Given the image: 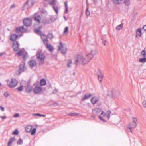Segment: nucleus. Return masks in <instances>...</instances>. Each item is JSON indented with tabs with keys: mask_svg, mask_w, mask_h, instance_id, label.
Returning <instances> with one entry per match:
<instances>
[{
	"mask_svg": "<svg viewBox=\"0 0 146 146\" xmlns=\"http://www.w3.org/2000/svg\"><path fill=\"white\" fill-rule=\"evenodd\" d=\"M96 51L93 50L91 53L87 54L85 58L82 56L77 55L75 57L74 64L76 65L81 64L84 65L87 64L96 53Z\"/></svg>",
	"mask_w": 146,
	"mask_h": 146,
	"instance_id": "1",
	"label": "nucleus"
},
{
	"mask_svg": "<svg viewBox=\"0 0 146 146\" xmlns=\"http://www.w3.org/2000/svg\"><path fill=\"white\" fill-rule=\"evenodd\" d=\"M25 63L24 62H21L19 66V69L16 72V74L19 75L21 73L24 72L26 70V68L25 66Z\"/></svg>",
	"mask_w": 146,
	"mask_h": 146,
	"instance_id": "2",
	"label": "nucleus"
},
{
	"mask_svg": "<svg viewBox=\"0 0 146 146\" xmlns=\"http://www.w3.org/2000/svg\"><path fill=\"white\" fill-rule=\"evenodd\" d=\"M67 49L66 45L63 44L61 41H60L59 46H58V51H61V53L64 54H66L67 52Z\"/></svg>",
	"mask_w": 146,
	"mask_h": 146,
	"instance_id": "3",
	"label": "nucleus"
},
{
	"mask_svg": "<svg viewBox=\"0 0 146 146\" xmlns=\"http://www.w3.org/2000/svg\"><path fill=\"white\" fill-rule=\"evenodd\" d=\"M42 90V88L39 85H36L33 89L34 92L36 94L41 93Z\"/></svg>",
	"mask_w": 146,
	"mask_h": 146,
	"instance_id": "4",
	"label": "nucleus"
},
{
	"mask_svg": "<svg viewBox=\"0 0 146 146\" xmlns=\"http://www.w3.org/2000/svg\"><path fill=\"white\" fill-rule=\"evenodd\" d=\"M18 84V81L15 79H12L11 82L8 84V86L10 88H13L15 87Z\"/></svg>",
	"mask_w": 146,
	"mask_h": 146,
	"instance_id": "5",
	"label": "nucleus"
},
{
	"mask_svg": "<svg viewBox=\"0 0 146 146\" xmlns=\"http://www.w3.org/2000/svg\"><path fill=\"white\" fill-rule=\"evenodd\" d=\"M36 56L38 60L40 61H44L45 58L44 54L42 52L38 53L36 54Z\"/></svg>",
	"mask_w": 146,
	"mask_h": 146,
	"instance_id": "6",
	"label": "nucleus"
},
{
	"mask_svg": "<svg viewBox=\"0 0 146 146\" xmlns=\"http://www.w3.org/2000/svg\"><path fill=\"white\" fill-rule=\"evenodd\" d=\"M23 22L24 25L27 27L30 26L32 23V21L29 18H26L24 19Z\"/></svg>",
	"mask_w": 146,
	"mask_h": 146,
	"instance_id": "7",
	"label": "nucleus"
},
{
	"mask_svg": "<svg viewBox=\"0 0 146 146\" xmlns=\"http://www.w3.org/2000/svg\"><path fill=\"white\" fill-rule=\"evenodd\" d=\"M27 27L24 28L23 26H22L18 28H17L16 29V32L17 33H19L20 32L22 33L26 31L27 30Z\"/></svg>",
	"mask_w": 146,
	"mask_h": 146,
	"instance_id": "8",
	"label": "nucleus"
},
{
	"mask_svg": "<svg viewBox=\"0 0 146 146\" xmlns=\"http://www.w3.org/2000/svg\"><path fill=\"white\" fill-rule=\"evenodd\" d=\"M97 74L98 76V78L99 81L101 82L104 78V75L103 73L101 71L99 70L97 73Z\"/></svg>",
	"mask_w": 146,
	"mask_h": 146,
	"instance_id": "9",
	"label": "nucleus"
},
{
	"mask_svg": "<svg viewBox=\"0 0 146 146\" xmlns=\"http://www.w3.org/2000/svg\"><path fill=\"white\" fill-rule=\"evenodd\" d=\"M29 0H28L27 1L26 3L24 4L23 7V10H24L26 9H28L33 5V4L32 2H31V5L29 4Z\"/></svg>",
	"mask_w": 146,
	"mask_h": 146,
	"instance_id": "10",
	"label": "nucleus"
},
{
	"mask_svg": "<svg viewBox=\"0 0 146 146\" xmlns=\"http://www.w3.org/2000/svg\"><path fill=\"white\" fill-rule=\"evenodd\" d=\"M19 42L17 41L13 43V48L14 50L17 51L19 50Z\"/></svg>",
	"mask_w": 146,
	"mask_h": 146,
	"instance_id": "11",
	"label": "nucleus"
},
{
	"mask_svg": "<svg viewBox=\"0 0 146 146\" xmlns=\"http://www.w3.org/2000/svg\"><path fill=\"white\" fill-rule=\"evenodd\" d=\"M92 112L94 115H96L100 113V112H101V110L100 109L95 108L92 110Z\"/></svg>",
	"mask_w": 146,
	"mask_h": 146,
	"instance_id": "12",
	"label": "nucleus"
},
{
	"mask_svg": "<svg viewBox=\"0 0 146 146\" xmlns=\"http://www.w3.org/2000/svg\"><path fill=\"white\" fill-rule=\"evenodd\" d=\"M28 64L29 66L31 68L35 66L36 65V61L34 60H31L30 61Z\"/></svg>",
	"mask_w": 146,
	"mask_h": 146,
	"instance_id": "13",
	"label": "nucleus"
},
{
	"mask_svg": "<svg viewBox=\"0 0 146 146\" xmlns=\"http://www.w3.org/2000/svg\"><path fill=\"white\" fill-rule=\"evenodd\" d=\"M99 100V98L98 97L94 96L91 99V101L92 104H94L96 103Z\"/></svg>",
	"mask_w": 146,
	"mask_h": 146,
	"instance_id": "14",
	"label": "nucleus"
},
{
	"mask_svg": "<svg viewBox=\"0 0 146 146\" xmlns=\"http://www.w3.org/2000/svg\"><path fill=\"white\" fill-rule=\"evenodd\" d=\"M41 17L39 15H35L34 17V19L37 22L39 23H40V21L41 20Z\"/></svg>",
	"mask_w": 146,
	"mask_h": 146,
	"instance_id": "15",
	"label": "nucleus"
},
{
	"mask_svg": "<svg viewBox=\"0 0 146 146\" xmlns=\"http://www.w3.org/2000/svg\"><path fill=\"white\" fill-rule=\"evenodd\" d=\"M45 44H46V48L50 51L52 52L54 49V48L50 44H48V42H46Z\"/></svg>",
	"mask_w": 146,
	"mask_h": 146,
	"instance_id": "16",
	"label": "nucleus"
},
{
	"mask_svg": "<svg viewBox=\"0 0 146 146\" xmlns=\"http://www.w3.org/2000/svg\"><path fill=\"white\" fill-rule=\"evenodd\" d=\"M92 96V95L90 94H85L84 96L82 98V100L84 101L85 100L88 99Z\"/></svg>",
	"mask_w": 146,
	"mask_h": 146,
	"instance_id": "17",
	"label": "nucleus"
},
{
	"mask_svg": "<svg viewBox=\"0 0 146 146\" xmlns=\"http://www.w3.org/2000/svg\"><path fill=\"white\" fill-rule=\"evenodd\" d=\"M25 87L26 92L27 93H29L32 90V87L30 85H27Z\"/></svg>",
	"mask_w": 146,
	"mask_h": 146,
	"instance_id": "18",
	"label": "nucleus"
},
{
	"mask_svg": "<svg viewBox=\"0 0 146 146\" xmlns=\"http://www.w3.org/2000/svg\"><path fill=\"white\" fill-rule=\"evenodd\" d=\"M141 29L140 28H138L137 30L136 37H137L138 36L140 37L141 36Z\"/></svg>",
	"mask_w": 146,
	"mask_h": 146,
	"instance_id": "19",
	"label": "nucleus"
},
{
	"mask_svg": "<svg viewBox=\"0 0 146 146\" xmlns=\"http://www.w3.org/2000/svg\"><path fill=\"white\" fill-rule=\"evenodd\" d=\"M41 37L42 39V40L44 44H46L45 42H48V40L46 36L44 35L43 34L41 36Z\"/></svg>",
	"mask_w": 146,
	"mask_h": 146,
	"instance_id": "20",
	"label": "nucleus"
},
{
	"mask_svg": "<svg viewBox=\"0 0 146 146\" xmlns=\"http://www.w3.org/2000/svg\"><path fill=\"white\" fill-rule=\"evenodd\" d=\"M32 127L31 125L27 126L25 128V130L27 132H30L32 129Z\"/></svg>",
	"mask_w": 146,
	"mask_h": 146,
	"instance_id": "21",
	"label": "nucleus"
},
{
	"mask_svg": "<svg viewBox=\"0 0 146 146\" xmlns=\"http://www.w3.org/2000/svg\"><path fill=\"white\" fill-rule=\"evenodd\" d=\"M18 35L15 34H13L11 37V40L12 41H15L17 38Z\"/></svg>",
	"mask_w": 146,
	"mask_h": 146,
	"instance_id": "22",
	"label": "nucleus"
},
{
	"mask_svg": "<svg viewBox=\"0 0 146 146\" xmlns=\"http://www.w3.org/2000/svg\"><path fill=\"white\" fill-rule=\"evenodd\" d=\"M141 56L143 57H146V47L142 51L141 53Z\"/></svg>",
	"mask_w": 146,
	"mask_h": 146,
	"instance_id": "23",
	"label": "nucleus"
},
{
	"mask_svg": "<svg viewBox=\"0 0 146 146\" xmlns=\"http://www.w3.org/2000/svg\"><path fill=\"white\" fill-rule=\"evenodd\" d=\"M56 0H49L48 4L51 5L53 6L56 3Z\"/></svg>",
	"mask_w": 146,
	"mask_h": 146,
	"instance_id": "24",
	"label": "nucleus"
},
{
	"mask_svg": "<svg viewBox=\"0 0 146 146\" xmlns=\"http://www.w3.org/2000/svg\"><path fill=\"white\" fill-rule=\"evenodd\" d=\"M40 84L41 86H44L46 84V81L45 79H42L40 81Z\"/></svg>",
	"mask_w": 146,
	"mask_h": 146,
	"instance_id": "25",
	"label": "nucleus"
},
{
	"mask_svg": "<svg viewBox=\"0 0 146 146\" xmlns=\"http://www.w3.org/2000/svg\"><path fill=\"white\" fill-rule=\"evenodd\" d=\"M128 125L130 126L131 128H134L136 126L137 124L136 123H135L133 122H132Z\"/></svg>",
	"mask_w": 146,
	"mask_h": 146,
	"instance_id": "26",
	"label": "nucleus"
},
{
	"mask_svg": "<svg viewBox=\"0 0 146 146\" xmlns=\"http://www.w3.org/2000/svg\"><path fill=\"white\" fill-rule=\"evenodd\" d=\"M139 62L141 63H145L146 62V58L144 57L142 58H140L139 59Z\"/></svg>",
	"mask_w": 146,
	"mask_h": 146,
	"instance_id": "27",
	"label": "nucleus"
},
{
	"mask_svg": "<svg viewBox=\"0 0 146 146\" xmlns=\"http://www.w3.org/2000/svg\"><path fill=\"white\" fill-rule=\"evenodd\" d=\"M85 14L87 16H89L90 14V12L88 9V5L87 4L86 9L85 12Z\"/></svg>",
	"mask_w": 146,
	"mask_h": 146,
	"instance_id": "28",
	"label": "nucleus"
},
{
	"mask_svg": "<svg viewBox=\"0 0 146 146\" xmlns=\"http://www.w3.org/2000/svg\"><path fill=\"white\" fill-rule=\"evenodd\" d=\"M122 0H112L113 3L116 4H120Z\"/></svg>",
	"mask_w": 146,
	"mask_h": 146,
	"instance_id": "29",
	"label": "nucleus"
},
{
	"mask_svg": "<svg viewBox=\"0 0 146 146\" xmlns=\"http://www.w3.org/2000/svg\"><path fill=\"white\" fill-rule=\"evenodd\" d=\"M63 33L64 34L67 35L69 33L68 28V27H66L65 28Z\"/></svg>",
	"mask_w": 146,
	"mask_h": 146,
	"instance_id": "30",
	"label": "nucleus"
},
{
	"mask_svg": "<svg viewBox=\"0 0 146 146\" xmlns=\"http://www.w3.org/2000/svg\"><path fill=\"white\" fill-rule=\"evenodd\" d=\"M123 27V24L122 23H121L116 27V29L117 30H120L122 29Z\"/></svg>",
	"mask_w": 146,
	"mask_h": 146,
	"instance_id": "31",
	"label": "nucleus"
},
{
	"mask_svg": "<svg viewBox=\"0 0 146 146\" xmlns=\"http://www.w3.org/2000/svg\"><path fill=\"white\" fill-rule=\"evenodd\" d=\"M114 91L113 90L109 91L108 93V95L110 96H113V92Z\"/></svg>",
	"mask_w": 146,
	"mask_h": 146,
	"instance_id": "32",
	"label": "nucleus"
},
{
	"mask_svg": "<svg viewBox=\"0 0 146 146\" xmlns=\"http://www.w3.org/2000/svg\"><path fill=\"white\" fill-rule=\"evenodd\" d=\"M124 3L127 6H129L130 4V1L129 0H124Z\"/></svg>",
	"mask_w": 146,
	"mask_h": 146,
	"instance_id": "33",
	"label": "nucleus"
},
{
	"mask_svg": "<svg viewBox=\"0 0 146 146\" xmlns=\"http://www.w3.org/2000/svg\"><path fill=\"white\" fill-rule=\"evenodd\" d=\"M64 5H65V13H66L68 12V7L67 3L66 1L65 2Z\"/></svg>",
	"mask_w": 146,
	"mask_h": 146,
	"instance_id": "34",
	"label": "nucleus"
},
{
	"mask_svg": "<svg viewBox=\"0 0 146 146\" xmlns=\"http://www.w3.org/2000/svg\"><path fill=\"white\" fill-rule=\"evenodd\" d=\"M47 36L48 38L50 39H52L53 38V35L50 33H49L48 34Z\"/></svg>",
	"mask_w": 146,
	"mask_h": 146,
	"instance_id": "35",
	"label": "nucleus"
},
{
	"mask_svg": "<svg viewBox=\"0 0 146 146\" xmlns=\"http://www.w3.org/2000/svg\"><path fill=\"white\" fill-rule=\"evenodd\" d=\"M35 32H36L38 34L40 35L41 36L42 35V32L40 30L37 29H35Z\"/></svg>",
	"mask_w": 146,
	"mask_h": 146,
	"instance_id": "36",
	"label": "nucleus"
},
{
	"mask_svg": "<svg viewBox=\"0 0 146 146\" xmlns=\"http://www.w3.org/2000/svg\"><path fill=\"white\" fill-rule=\"evenodd\" d=\"M23 143V141L20 138L17 142V144L18 145L21 144Z\"/></svg>",
	"mask_w": 146,
	"mask_h": 146,
	"instance_id": "37",
	"label": "nucleus"
},
{
	"mask_svg": "<svg viewBox=\"0 0 146 146\" xmlns=\"http://www.w3.org/2000/svg\"><path fill=\"white\" fill-rule=\"evenodd\" d=\"M54 10L55 11L56 13L57 14L58 13V8L57 6H53Z\"/></svg>",
	"mask_w": 146,
	"mask_h": 146,
	"instance_id": "38",
	"label": "nucleus"
},
{
	"mask_svg": "<svg viewBox=\"0 0 146 146\" xmlns=\"http://www.w3.org/2000/svg\"><path fill=\"white\" fill-rule=\"evenodd\" d=\"M72 62L71 60H68V62L67 63V66L69 67L70 66V64L72 63Z\"/></svg>",
	"mask_w": 146,
	"mask_h": 146,
	"instance_id": "39",
	"label": "nucleus"
},
{
	"mask_svg": "<svg viewBox=\"0 0 146 146\" xmlns=\"http://www.w3.org/2000/svg\"><path fill=\"white\" fill-rule=\"evenodd\" d=\"M56 19V18L53 16H51L50 17V19L51 21L54 22Z\"/></svg>",
	"mask_w": 146,
	"mask_h": 146,
	"instance_id": "40",
	"label": "nucleus"
},
{
	"mask_svg": "<svg viewBox=\"0 0 146 146\" xmlns=\"http://www.w3.org/2000/svg\"><path fill=\"white\" fill-rule=\"evenodd\" d=\"M12 134L14 135H17L19 134V131L17 130L16 129L13 132Z\"/></svg>",
	"mask_w": 146,
	"mask_h": 146,
	"instance_id": "41",
	"label": "nucleus"
},
{
	"mask_svg": "<svg viewBox=\"0 0 146 146\" xmlns=\"http://www.w3.org/2000/svg\"><path fill=\"white\" fill-rule=\"evenodd\" d=\"M36 131V129L34 128L31 131V134L32 135H33L35 134Z\"/></svg>",
	"mask_w": 146,
	"mask_h": 146,
	"instance_id": "42",
	"label": "nucleus"
},
{
	"mask_svg": "<svg viewBox=\"0 0 146 146\" xmlns=\"http://www.w3.org/2000/svg\"><path fill=\"white\" fill-rule=\"evenodd\" d=\"M17 90L18 91H22L23 90V86L21 85L17 88Z\"/></svg>",
	"mask_w": 146,
	"mask_h": 146,
	"instance_id": "43",
	"label": "nucleus"
},
{
	"mask_svg": "<svg viewBox=\"0 0 146 146\" xmlns=\"http://www.w3.org/2000/svg\"><path fill=\"white\" fill-rule=\"evenodd\" d=\"M127 131L128 132H132V131H131V129L132 128H131V127L130 126H129L128 125H127Z\"/></svg>",
	"mask_w": 146,
	"mask_h": 146,
	"instance_id": "44",
	"label": "nucleus"
},
{
	"mask_svg": "<svg viewBox=\"0 0 146 146\" xmlns=\"http://www.w3.org/2000/svg\"><path fill=\"white\" fill-rule=\"evenodd\" d=\"M111 113V111L108 110L107 111L108 115L107 116V118L109 119L110 118V115Z\"/></svg>",
	"mask_w": 146,
	"mask_h": 146,
	"instance_id": "45",
	"label": "nucleus"
},
{
	"mask_svg": "<svg viewBox=\"0 0 146 146\" xmlns=\"http://www.w3.org/2000/svg\"><path fill=\"white\" fill-rule=\"evenodd\" d=\"M69 115L71 116H76L78 115V114L75 113H71L69 114Z\"/></svg>",
	"mask_w": 146,
	"mask_h": 146,
	"instance_id": "46",
	"label": "nucleus"
},
{
	"mask_svg": "<svg viewBox=\"0 0 146 146\" xmlns=\"http://www.w3.org/2000/svg\"><path fill=\"white\" fill-rule=\"evenodd\" d=\"M23 52L21 50H19V52L17 53V54L19 56H21L23 55Z\"/></svg>",
	"mask_w": 146,
	"mask_h": 146,
	"instance_id": "47",
	"label": "nucleus"
},
{
	"mask_svg": "<svg viewBox=\"0 0 146 146\" xmlns=\"http://www.w3.org/2000/svg\"><path fill=\"white\" fill-rule=\"evenodd\" d=\"M99 118L103 122H106V120H104L103 117L100 115H99Z\"/></svg>",
	"mask_w": 146,
	"mask_h": 146,
	"instance_id": "48",
	"label": "nucleus"
},
{
	"mask_svg": "<svg viewBox=\"0 0 146 146\" xmlns=\"http://www.w3.org/2000/svg\"><path fill=\"white\" fill-rule=\"evenodd\" d=\"M133 122L135 123H136V122L137 121V119L136 118H135V117L133 118Z\"/></svg>",
	"mask_w": 146,
	"mask_h": 146,
	"instance_id": "49",
	"label": "nucleus"
},
{
	"mask_svg": "<svg viewBox=\"0 0 146 146\" xmlns=\"http://www.w3.org/2000/svg\"><path fill=\"white\" fill-rule=\"evenodd\" d=\"M4 96L6 97H8L9 95V94L7 92H5L4 94Z\"/></svg>",
	"mask_w": 146,
	"mask_h": 146,
	"instance_id": "50",
	"label": "nucleus"
},
{
	"mask_svg": "<svg viewBox=\"0 0 146 146\" xmlns=\"http://www.w3.org/2000/svg\"><path fill=\"white\" fill-rule=\"evenodd\" d=\"M15 139V137H13L9 139V141H11V142H12Z\"/></svg>",
	"mask_w": 146,
	"mask_h": 146,
	"instance_id": "51",
	"label": "nucleus"
},
{
	"mask_svg": "<svg viewBox=\"0 0 146 146\" xmlns=\"http://www.w3.org/2000/svg\"><path fill=\"white\" fill-rule=\"evenodd\" d=\"M33 115L35 116H41L42 115V114H39V113H34Z\"/></svg>",
	"mask_w": 146,
	"mask_h": 146,
	"instance_id": "52",
	"label": "nucleus"
},
{
	"mask_svg": "<svg viewBox=\"0 0 146 146\" xmlns=\"http://www.w3.org/2000/svg\"><path fill=\"white\" fill-rule=\"evenodd\" d=\"M19 114L18 113H15V114L13 116V117H19Z\"/></svg>",
	"mask_w": 146,
	"mask_h": 146,
	"instance_id": "53",
	"label": "nucleus"
},
{
	"mask_svg": "<svg viewBox=\"0 0 146 146\" xmlns=\"http://www.w3.org/2000/svg\"><path fill=\"white\" fill-rule=\"evenodd\" d=\"M12 144V142H11V141H9L7 145L8 146H11Z\"/></svg>",
	"mask_w": 146,
	"mask_h": 146,
	"instance_id": "54",
	"label": "nucleus"
},
{
	"mask_svg": "<svg viewBox=\"0 0 146 146\" xmlns=\"http://www.w3.org/2000/svg\"><path fill=\"white\" fill-rule=\"evenodd\" d=\"M26 55L25 54L23 56V58L24 60H25L27 58Z\"/></svg>",
	"mask_w": 146,
	"mask_h": 146,
	"instance_id": "55",
	"label": "nucleus"
},
{
	"mask_svg": "<svg viewBox=\"0 0 146 146\" xmlns=\"http://www.w3.org/2000/svg\"><path fill=\"white\" fill-rule=\"evenodd\" d=\"M0 108L2 111H4L5 109L4 107L0 106Z\"/></svg>",
	"mask_w": 146,
	"mask_h": 146,
	"instance_id": "56",
	"label": "nucleus"
},
{
	"mask_svg": "<svg viewBox=\"0 0 146 146\" xmlns=\"http://www.w3.org/2000/svg\"><path fill=\"white\" fill-rule=\"evenodd\" d=\"M102 42L103 44L105 45H106V40H104L102 39Z\"/></svg>",
	"mask_w": 146,
	"mask_h": 146,
	"instance_id": "57",
	"label": "nucleus"
},
{
	"mask_svg": "<svg viewBox=\"0 0 146 146\" xmlns=\"http://www.w3.org/2000/svg\"><path fill=\"white\" fill-rule=\"evenodd\" d=\"M101 114L102 115L104 116H105L106 115V113L104 112L103 111L102 112V113H101Z\"/></svg>",
	"mask_w": 146,
	"mask_h": 146,
	"instance_id": "58",
	"label": "nucleus"
},
{
	"mask_svg": "<svg viewBox=\"0 0 146 146\" xmlns=\"http://www.w3.org/2000/svg\"><path fill=\"white\" fill-rule=\"evenodd\" d=\"M142 104L143 106L145 107H146V103L145 102H143Z\"/></svg>",
	"mask_w": 146,
	"mask_h": 146,
	"instance_id": "59",
	"label": "nucleus"
},
{
	"mask_svg": "<svg viewBox=\"0 0 146 146\" xmlns=\"http://www.w3.org/2000/svg\"><path fill=\"white\" fill-rule=\"evenodd\" d=\"M143 29L144 30L146 31V25H144L143 27Z\"/></svg>",
	"mask_w": 146,
	"mask_h": 146,
	"instance_id": "60",
	"label": "nucleus"
},
{
	"mask_svg": "<svg viewBox=\"0 0 146 146\" xmlns=\"http://www.w3.org/2000/svg\"><path fill=\"white\" fill-rule=\"evenodd\" d=\"M93 1L94 3V4H96L97 3V0H93Z\"/></svg>",
	"mask_w": 146,
	"mask_h": 146,
	"instance_id": "61",
	"label": "nucleus"
},
{
	"mask_svg": "<svg viewBox=\"0 0 146 146\" xmlns=\"http://www.w3.org/2000/svg\"><path fill=\"white\" fill-rule=\"evenodd\" d=\"M0 117L3 119H5L6 118L5 116H0Z\"/></svg>",
	"mask_w": 146,
	"mask_h": 146,
	"instance_id": "62",
	"label": "nucleus"
},
{
	"mask_svg": "<svg viewBox=\"0 0 146 146\" xmlns=\"http://www.w3.org/2000/svg\"><path fill=\"white\" fill-rule=\"evenodd\" d=\"M43 5L44 7H46L47 6V4L45 3H43Z\"/></svg>",
	"mask_w": 146,
	"mask_h": 146,
	"instance_id": "63",
	"label": "nucleus"
},
{
	"mask_svg": "<svg viewBox=\"0 0 146 146\" xmlns=\"http://www.w3.org/2000/svg\"><path fill=\"white\" fill-rule=\"evenodd\" d=\"M15 4H13L12 5H11L10 7V8L12 9L13 7H15Z\"/></svg>",
	"mask_w": 146,
	"mask_h": 146,
	"instance_id": "64",
	"label": "nucleus"
}]
</instances>
